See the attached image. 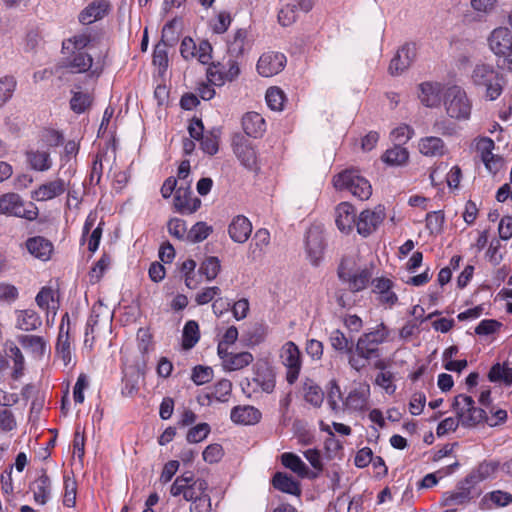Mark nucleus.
<instances>
[{
	"mask_svg": "<svg viewBox=\"0 0 512 512\" xmlns=\"http://www.w3.org/2000/svg\"><path fill=\"white\" fill-rule=\"evenodd\" d=\"M191 482H193V472L191 471L178 476L170 488L171 495L174 497L180 496L185 489L189 488Z\"/></svg>",
	"mask_w": 512,
	"mask_h": 512,
	"instance_id": "55",
	"label": "nucleus"
},
{
	"mask_svg": "<svg viewBox=\"0 0 512 512\" xmlns=\"http://www.w3.org/2000/svg\"><path fill=\"white\" fill-rule=\"evenodd\" d=\"M444 213L443 211H432L426 215V228L430 233H439L442 230L444 224Z\"/></svg>",
	"mask_w": 512,
	"mask_h": 512,
	"instance_id": "59",
	"label": "nucleus"
},
{
	"mask_svg": "<svg viewBox=\"0 0 512 512\" xmlns=\"http://www.w3.org/2000/svg\"><path fill=\"white\" fill-rule=\"evenodd\" d=\"M174 26L175 20L169 21L164 25L162 30V39L154 47L152 62L158 67L160 74H164L167 71L169 63L167 51L168 44L164 41V37H166L170 32L173 34Z\"/></svg>",
	"mask_w": 512,
	"mask_h": 512,
	"instance_id": "18",
	"label": "nucleus"
},
{
	"mask_svg": "<svg viewBox=\"0 0 512 512\" xmlns=\"http://www.w3.org/2000/svg\"><path fill=\"white\" fill-rule=\"evenodd\" d=\"M324 249L323 236L319 232L309 230L306 235V250L314 266H317L321 261Z\"/></svg>",
	"mask_w": 512,
	"mask_h": 512,
	"instance_id": "28",
	"label": "nucleus"
},
{
	"mask_svg": "<svg viewBox=\"0 0 512 512\" xmlns=\"http://www.w3.org/2000/svg\"><path fill=\"white\" fill-rule=\"evenodd\" d=\"M210 431L211 428L208 423H199L188 430L186 440L189 443H199L207 438Z\"/></svg>",
	"mask_w": 512,
	"mask_h": 512,
	"instance_id": "54",
	"label": "nucleus"
},
{
	"mask_svg": "<svg viewBox=\"0 0 512 512\" xmlns=\"http://www.w3.org/2000/svg\"><path fill=\"white\" fill-rule=\"evenodd\" d=\"M93 97L87 92H73L70 108L76 114L84 113L92 105Z\"/></svg>",
	"mask_w": 512,
	"mask_h": 512,
	"instance_id": "45",
	"label": "nucleus"
},
{
	"mask_svg": "<svg viewBox=\"0 0 512 512\" xmlns=\"http://www.w3.org/2000/svg\"><path fill=\"white\" fill-rule=\"evenodd\" d=\"M252 380L265 393H272L275 389V373L267 362L257 363L254 366Z\"/></svg>",
	"mask_w": 512,
	"mask_h": 512,
	"instance_id": "23",
	"label": "nucleus"
},
{
	"mask_svg": "<svg viewBox=\"0 0 512 512\" xmlns=\"http://www.w3.org/2000/svg\"><path fill=\"white\" fill-rule=\"evenodd\" d=\"M109 11L110 3L108 0H94L79 13L78 20L83 25H89L103 19Z\"/></svg>",
	"mask_w": 512,
	"mask_h": 512,
	"instance_id": "19",
	"label": "nucleus"
},
{
	"mask_svg": "<svg viewBox=\"0 0 512 512\" xmlns=\"http://www.w3.org/2000/svg\"><path fill=\"white\" fill-rule=\"evenodd\" d=\"M389 336L388 327L382 322L374 330L362 334L356 344L355 352L365 360L379 358L381 356L379 346L383 344Z\"/></svg>",
	"mask_w": 512,
	"mask_h": 512,
	"instance_id": "4",
	"label": "nucleus"
},
{
	"mask_svg": "<svg viewBox=\"0 0 512 512\" xmlns=\"http://www.w3.org/2000/svg\"><path fill=\"white\" fill-rule=\"evenodd\" d=\"M67 189V183L61 178L41 184L32 192V198L36 201L45 202L52 200L63 193Z\"/></svg>",
	"mask_w": 512,
	"mask_h": 512,
	"instance_id": "22",
	"label": "nucleus"
},
{
	"mask_svg": "<svg viewBox=\"0 0 512 512\" xmlns=\"http://www.w3.org/2000/svg\"><path fill=\"white\" fill-rule=\"evenodd\" d=\"M476 496H478V493H475L474 484L466 483L464 479L457 485L455 491H447L443 493L441 505L444 507L463 505L470 502Z\"/></svg>",
	"mask_w": 512,
	"mask_h": 512,
	"instance_id": "14",
	"label": "nucleus"
},
{
	"mask_svg": "<svg viewBox=\"0 0 512 512\" xmlns=\"http://www.w3.org/2000/svg\"><path fill=\"white\" fill-rule=\"evenodd\" d=\"M55 353L63 361L65 366H68L71 363L72 347L71 337L68 328L66 329L65 332L58 333L55 345Z\"/></svg>",
	"mask_w": 512,
	"mask_h": 512,
	"instance_id": "39",
	"label": "nucleus"
},
{
	"mask_svg": "<svg viewBox=\"0 0 512 512\" xmlns=\"http://www.w3.org/2000/svg\"><path fill=\"white\" fill-rule=\"evenodd\" d=\"M417 55L415 43L407 42L402 45L391 59L388 72L392 76L400 75L414 62Z\"/></svg>",
	"mask_w": 512,
	"mask_h": 512,
	"instance_id": "12",
	"label": "nucleus"
},
{
	"mask_svg": "<svg viewBox=\"0 0 512 512\" xmlns=\"http://www.w3.org/2000/svg\"><path fill=\"white\" fill-rule=\"evenodd\" d=\"M369 397L370 386L366 383H360L350 390L343 404L351 411L363 412L368 409Z\"/></svg>",
	"mask_w": 512,
	"mask_h": 512,
	"instance_id": "17",
	"label": "nucleus"
},
{
	"mask_svg": "<svg viewBox=\"0 0 512 512\" xmlns=\"http://www.w3.org/2000/svg\"><path fill=\"white\" fill-rule=\"evenodd\" d=\"M487 377L492 383L510 387L512 386V367L506 362H497L492 365Z\"/></svg>",
	"mask_w": 512,
	"mask_h": 512,
	"instance_id": "35",
	"label": "nucleus"
},
{
	"mask_svg": "<svg viewBox=\"0 0 512 512\" xmlns=\"http://www.w3.org/2000/svg\"><path fill=\"white\" fill-rule=\"evenodd\" d=\"M339 280L347 285L348 290L358 293L367 288L373 276L372 267H359L357 253L343 255L337 267Z\"/></svg>",
	"mask_w": 512,
	"mask_h": 512,
	"instance_id": "1",
	"label": "nucleus"
},
{
	"mask_svg": "<svg viewBox=\"0 0 512 512\" xmlns=\"http://www.w3.org/2000/svg\"><path fill=\"white\" fill-rule=\"evenodd\" d=\"M444 105L447 115L458 121L468 120L471 116L472 102L464 89L452 86L448 89Z\"/></svg>",
	"mask_w": 512,
	"mask_h": 512,
	"instance_id": "6",
	"label": "nucleus"
},
{
	"mask_svg": "<svg viewBox=\"0 0 512 512\" xmlns=\"http://www.w3.org/2000/svg\"><path fill=\"white\" fill-rule=\"evenodd\" d=\"M333 186L338 191H349L354 197L364 201L372 195V186L357 169H346L333 177Z\"/></svg>",
	"mask_w": 512,
	"mask_h": 512,
	"instance_id": "3",
	"label": "nucleus"
},
{
	"mask_svg": "<svg viewBox=\"0 0 512 512\" xmlns=\"http://www.w3.org/2000/svg\"><path fill=\"white\" fill-rule=\"evenodd\" d=\"M174 209L182 215H190L196 212L201 206V200L198 197H193L190 182L185 185L181 184L175 192Z\"/></svg>",
	"mask_w": 512,
	"mask_h": 512,
	"instance_id": "11",
	"label": "nucleus"
},
{
	"mask_svg": "<svg viewBox=\"0 0 512 512\" xmlns=\"http://www.w3.org/2000/svg\"><path fill=\"white\" fill-rule=\"evenodd\" d=\"M298 11L299 10L295 8V5H291L288 2L278 12L279 23L284 27L292 25L298 17Z\"/></svg>",
	"mask_w": 512,
	"mask_h": 512,
	"instance_id": "57",
	"label": "nucleus"
},
{
	"mask_svg": "<svg viewBox=\"0 0 512 512\" xmlns=\"http://www.w3.org/2000/svg\"><path fill=\"white\" fill-rule=\"evenodd\" d=\"M31 490L36 503L45 505L51 496V480L45 470H41V474L33 482Z\"/></svg>",
	"mask_w": 512,
	"mask_h": 512,
	"instance_id": "33",
	"label": "nucleus"
},
{
	"mask_svg": "<svg viewBox=\"0 0 512 512\" xmlns=\"http://www.w3.org/2000/svg\"><path fill=\"white\" fill-rule=\"evenodd\" d=\"M202 456L205 462L210 464L217 463L223 457V448L217 443L210 444L204 449Z\"/></svg>",
	"mask_w": 512,
	"mask_h": 512,
	"instance_id": "64",
	"label": "nucleus"
},
{
	"mask_svg": "<svg viewBox=\"0 0 512 512\" xmlns=\"http://www.w3.org/2000/svg\"><path fill=\"white\" fill-rule=\"evenodd\" d=\"M356 209L348 202H341L335 209V222L337 228L344 234H350L357 223Z\"/></svg>",
	"mask_w": 512,
	"mask_h": 512,
	"instance_id": "16",
	"label": "nucleus"
},
{
	"mask_svg": "<svg viewBox=\"0 0 512 512\" xmlns=\"http://www.w3.org/2000/svg\"><path fill=\"white\" fill-rule=\"evenodd\" d=\"M18 342L24 349H28L37 357L42 358L46 352L47 343L42 336L38 335H20Z\"/></svg>",
	"mask_w": 512,
	"mask_h": 512,
	"instance_id": "36",
	"label": "nucleus"
},
{
	"mask_svg": "<svg viewBox=\"0 0 512 512\" xmlns=\"http://www.w3.org/2000/svg\"><path fill=\"white\" fill-rule=\"evenodd\" d=\"M471 80L474 86L484 89L485 98L494 101L504 89V76L493 65L478 63L472 70Z\"/></svg>",
	"mask_w": 512,
	"mask_h": 512,
	"instance_id": "2",
	"label": "nucleus"
},
{
	"mask_svg": "<svg viewBox=\"0 0 512 512\" xmlns=\"http://www.w3.org/2000/svg\"><path fill=\"white\" fill-rule=\"evenodd\" d=\"M211 232V226H208L205 222H197L188 232L187 240L192 243H198L205 240Z\"/></svg>",
	"mask_w": 512,
	"mask_h": 512,
	"instance_id": "50",
	"label": "nucleus"
},
{
	"mask_svg": "<svg viewBox=\"0 0 512 512\" xmlns=\"http://www.w3.org/2000/svg\"><path fill=\"white\" fill-rule=\"evenodd\" d=\"M232 391V383L228 379H221L213 386V389L210 393H207L205 397L211 402L212 400H216L219 402H226L228 400V396Z\"/></svg>",
	"mask_w": 512,
	"mask_h": 512,
	"instance_id": "43",
	"label": "nucleus"
},
{
	"mask_svg": "<svg viewBox=\"0 0 512 512\" xmlns=\"http://www.w3.org/2000/svg\"><path fill=\"white\" fill-rule=\"evenodd\" d=\"M452 408L463 427H475L486 419V411L476 407L473 398L465 394L455 396Z\"/></svg>",
	"mask_w": 512,
	"mask_h": 512,
	"instance_id": "5",
	"label": "nucleus"
},
{
	"mask_svg": "<svg viewBox=\"0 0 512 512\" xmlns=\"http://www.w3.org/2000/svg\"><path fill=\"white\" fill-rule=\"evenodd\" d=\"M220 260L217 257H207L200 265L199 273L204 275L208 281L215 279L220 271Z\"/></svg>",
	"mask_w": 512,
	"mask_h": 512,
	"instance_id": "49",
	"label": "nucleus"
},
{
	"mask_svg": "<svg viewBox=\"0 0 512 512\" xmlns=\"http://www.w3.org/2000/svg\"><path fill=\"white\" fill-rule=\"evenodd\" d=\"M281 363L287 368L286 380L289 384H294L300 374L302 361L298 346L292 342H286L280 351Z\"/></svg>",
	"mask_w": 512,
	"mask_h": 512,
	"instance_id": "9",
	"label": "nucleus"
},
{
	"mask_svg": "<svg viewBox=\"0 0 512 512\" xmlns=\"http://www.w3.org/2000/svg\"><path fill=\"white\" fill-rule=\"evenodd\" d=\"M201 150L209 155H214L218 152L219 141L218 137L213 133L205 134L200 140Z\"/></svg>",
	"mask_w": 512,
	"mask_h": 512,
	"instance_id": "63",
	"label": "nucleus"
},
{
	"mask_svg": "<svg viewBox=\"0 0 512 512\" xmlns=\"http://www.w3.org/2000/svg\"><path fill=\"white\" fill-rule=\"evenodd\" d=\"M418 146L420 153L428 157H441L447 152L444 141L436 136L421 138Z\"/></svg>",
	"mask_w": 512,
	"mask_h": 512,
	"instance_id": "34",
	"label": "nucleus"
},
{
	"mask_svg": "<svg viewBox=\"0 0 512 512\" xmlns=\"http://www.w3.org/2000/svg\"><path fill=\"white\" fill-rule=\"evenodd\" d=\"M442 90L443 86L439 82H422L419 84V100L425 107H437L441 102Z\"/></svg>",
	"mask_w": 512,
	"mask_h": 512,
	"instance_id": "24",
	"label": "nucleus"
},
{
	"mask_svg": "<svg viewBox=\"0 0 512 512\" xmlns=\"http://www.w3.org/2000/svg\"><path fill=\"white\" fill-rule=\"evenodd\" d=\"M111 263V258L108 254L104 253L100 259L94 264L90 271L91 279H95L98 282L104 275Z\"/></svg>",
	"mask_w": 512,
	"mask_h": 512,
	"instance_id": "62",
	"label": "nucleus"
},
{
	"mask_svg": "<svg viewBox=\"0 0 512 512\" xmlns=\"http://www.w3.org/2000/svg\"><path fill=\"white\" fill-rule=\"evenodd\" d=\"M329 341L333 349L340 353L352 352L354 347L352 341L348 340L345 334L339 330H333L330 334Z\"/></svg>",
	"mask_w": 512,
	"mask_h": 512,
	"instance_id": "46",
	"label": "nucleus"
},
{
	"mask_svg": "<svg viewBox=\"0 0 512 512\" xmlns=\"http://www.w3.org/2000/svg\"><path fill=\"white\" fill-rule=\"evenodd\" d=\"M304 399L312 406L318 408L322 405L324 400V393L320 386L315 384L312 380L307 379L303 386Z\"/></svg>",
	"mask_w": 512,
	"mask_h": 512,
	"instance_id": "42",
	"label": "nucleus"
},
{
	"mask_svg": "<svg viewBox=\"0 0 512 512\" xmlns=\"http://www.w3.org/2000/svg\"><path fill=\"white\" fill-rule=\"evenodd\" d=\"M200 339L199 325L194 320L185 323L182 334V347L185 350L192 349Z\"/></svg>",
	"mask_w": 512,
	"mask_h": 512,
	"instance_id": "41",
	"label": "nucleus"
},
{
	"mask_svg": "<svg viewBox=\"0 0 512 512\" xmlns=\"http://www.w3.org/2000/svg\"><path fill=\"white\" fill-rule=\"evenodd\" d=\"M242 128L249 137L258 138L266 130L265 119L257 112H248L242 117Z\"/></svg>",
	"mask_w": 512,
	"mask_h": 512,
	"instance_id": "29",
	"label": "nucleus"
},
{
	"mask_svg": "<svg viewBox=\"0 0 512 512\" xmlns=\"http://www.w3.org/2000/svg\"><path fill=\"white\" fill-rule=\"evenodd\" d=\"M270 244V232L261 228L258 229L249 246V253L253 260L260 258L264 254V249Z\"/></svg>",
	"mask_w": 512,
	"mask_h": 512,
	"instance_id": "38",
	"label": "nucleus"
},
{
	"mask_svg": "<svg viewBox=\"0 0 512 512\" xmlns=\"http://www.w3.org/2000/svg\"><path fill=\"white\" fill-rule=\"evenodd\" d=\"M386 217L385 208L382 205L374 209L363 210L356 223V229L359 235L366 238L374 233Z\"/></svg>",
	"mask_w": 512,
	"mask_h": 512,
	"instance_id": "10",
	"label": "nucleus"
},
{
	"mask_svg": "<svg viewBox=\"0 0 512 512\" xmlns=\"http://www.w3.org/2000/svg\"><path fill=\"white\" fill-rule=\"evenodd\" d=\"M232 149L241 164L252 169L256 165V152L251 142L241 133H235L232 137Z\"/></svg>",
	"mask_w": 512,
	"mask_h": 512,
	"instance_id": "13",
	"label": "nucleus"
},
{
	"mask_svg": "<svg viewBox=\"0 0 512 512\" xmlns=\"http://www.w3.org/2000/svg\"><path fill=\"white\" fill-rule=\"evenodd\" d=\"M247 31L239 29L235 33L233 40L228 43V52L231 56L238 57L243 55L246 46Z\"/></svg>",
	"mask_w": 512,
	"mask_h": 512,
	"instance_id": "47",
	"label": "nucleus"
},
{
	"mask_svg": "<svg viewBox=\"0 0 512 512\" xmlns=\"http://www.w3.org/2000/svg\"><path fill=\"white\" fill-rule=\"evenodd\" d=\"M259 409L250 405H239L232 408L230 418L232 422L240 425H255L261 420Z\"/></svg>",
	"mask_w": 512,
	"mask_h": 512,
	"instance_id": "25",
	"label": "nucleus"
},
{
	"mask_svg": "<svg viewBox=\"0 0 512 512\" xmlns=\"http://www.w3.org/2000/svg\"><path fill=\"white\" fill-rule=\"evenodd\" d=\"M0 214L33 221L38 217L39 210L33 202L25 204L17 193H6L0 196Z\"/></svg>",
	"mask_w": 512,
	"mask_h": 512,
	"instance_id": "7",
	"label": "nucleus"
},
{
	"mask_svg": "<svg viewBox=\"0 0 512 512\" xmlns=\"http://www.w3.org/2000/svg\"><path fill=\"white\" fill-rule=\"evenodd\" d=\"M488 43L491 51L500 58L512 48V32L506 27H498L492 31Z\"/></svg>",
	"mask_w": 512,
	"mask_h": 512,
	"instance_id": "20",
	"label": "nucleus"
},
{
	"mask_svg": "<svg viewBox=\"0 0 512 512\" xmlns=\"http://www.w3.org/2000/svg\"><path fill=\"white\" fill-rule=\"evenodd\" d=\"M491 501L497 507H506L512 504V494L502 490H495L487 493L482 502Z\"/></svg>",
	"mask_w": 512,
	"mask_h": 512,
	"instance_id": "51",
	"label": "nucleus"
},
{
	"mask_svg": "<svg viewBox=\"0 0 512 512\" xmlns=\"http://www.w3.org/2000/svg\"><path fill=\"white\" fill-rule=\"evenodd\" d=\"M221 68H225V64L217 62L212 63L207 69L208 82L215 86H222L225 84V72H221Z\"/></svg>",
	"mask_w": 512,
	"mask_h": 512,
	"instance_id": "53",
	"label": "nucleus"
},
{
	"mask_svg": "<svg viewBox=\"0 0 512 512\" xmlns=\"http://www.w3.org/2000/svg\"><path fill=\"white\" fill-rule=\"evenodd\" d=\"M413 135V128L407 124H402L396 127L390 133L391 139L395 142H398V145L407 143L412 138Z\"/></svg>",
	"mask_w": 512,
	"mask_h": 512,
	"instance_id": "61",
	"label": "nucleus"
},
{
	"mask_svg": "<svg viewBox=\"0 0 512 512\" xmlns=\"http://www.w3.org/2000/svg\"><path fill=\"white\" fill-rule=\"evenodd\" d=\"M62 67L71 73H87L90 78H99L103 72V65L97 61L94 64L93 57L86 51H73L64 59Z\"/></svg>",
	"mask_w": 512,
	"mask_h": 512,
	"instance_id": "8",
	"label": "nucleus"
},
{
	"mask_svg": "<svg viewBox=\"0 0 512 512\" xmlns=\"http://www.w3.org/2000/svg\"><path fill=\"white\" fill-rule=\"evenodd\" d=\"M252 232V224L244 215L235 216L228 227L230 238L237 243H244Z\"/></svg>",
	"mask_w": 512,
	"mask_h": 512,
	"instance_id": "26",
	"label": "nucleus"
},
{
	"mask_svg": "<svg viewBox=\"0 0 512 512\" xmlns=\"http://www.w3.org/2000/svg\"><path fill=\"white\" fill-rule=\"evenodd\" d=\"M16 328L25 332L37 330L42 325L40 315L33 309L16 310Z\"/></svg>",
	"mask_w": 512,
	"mask_h": 512,
	"instance_id": "31",
	"label": "nucleus"
},
{
	"mask_svg": "<svg viewBox=\"0 0 512 512\" xmlns=\"http://www.w3.org/2000/svg\"><path fill=\"white\" fill-rule=\"evenodd\" d=\"M266 102L270 109L282 111L284 108L285 94L279 87H270L266 92Z\"/></svg>",
	"mask_w": 512,
	"mask_h": 512,
	"instance_id": "48",
	"label": "nucleus"
},
{
	"mask_svg": "<svg viewBox=\"0 0 512 512\" xmlns=\"http://www.w3.org/2000/svg\"><path fill=\"white\" fill-rule=\"evenodd\" d=\"M168 232L171 236L183 240L187 237V226L186 222L180 218H171L167 223Z\"/></svg>",
	"mask_w": 512,
	"mask_h": 512,
	"instance_id": "60",
	"label": "nucleus"
},
{
	"mask_svg": "<svg viewBox=\"0 0 512 512\" xmlns=\"http://www.w3.org/2000/svg\"><path fill=\"white\" fill-rule=\"evenodd\" d=\"M27 251L36 259L48 261L54 252L53 243L43 236L29 237L25 241Z\"/></svg>",
	"mask_w": 512,
	"mask_h": 512,
	"instance_id": "21",
	"label": "nucleus"
},
{
	"mask_svg": "<svg viewBox=\"0 0 512 512\" xmlns=\"http://www.w3.org/2000/svg\"><path fill=\"white\" fill-rule=\"evenodd\" d=\"M271 483L276 490L283 493L294 496L301 495L300 483L287 473L276 472L272 477Z\"/></svg>",
	"mask_w": 512,
	"mask_h": 512,
	"instance_id": "32",
	"label": "nucleus"
},
{
	"mask_svg": "<svg viewBox=\"0 0 512 512\" xmlns=\"http://www.w3.org/2000/svg\"><path fill=\"white\" fill-rule=\"evenodd\" d=\"M16 88V80L12 76H4L0 79V107H2L13 95Z\"/></svg>",
	"mask_w": 512,
	"mask_h": 512,
	"instance_id": "52",
	"label": "nucleus"
},
{
	"mask_svg": "<svg viewBox=\"0 0 512 512\" xmlns=\"http://www.w3.org/2000/svg\"><path fill=\"white\" fill-rule=\"evenodd\" d=\"M381 159L389 166H402L407 163L409 152L401 145H394L392 148L386 150Z\"/></svg>",
	"mask_w": 512,
	"mask_h": 512,
	"instance_id": "40",
	"label": "nucleus"
},
{
	"mask_svg": "<svg viewBox=\"0 0 512 512\" xmlns=\"http://www.w3.org/2000/svg\"><path fill=\"white\" fill-rule=\"evenodd\" d=\"M286 64V56L280 52H267L260 56L257 71L263 77H271L281 72Z\"/></svg>",
	"mask_w": 512,
	"mask_h": 512,
	"instance_id": "15",
	"label": "nucleus"
},
{
	"mask_svg": "<svg viewBox=\"0 0 512 512\" xmlns=\"http://www.w3.org/2000/svg\"><path fill=\"white\" fill-rule=\"evenodd\" d=\"M281 463L284 467L290 469L301 478L315 479L318 477V473L310 472L308 466L295 453H283L281 455Z\"/></svg>",
	"mask_w": 512,
	"mask_h": 512,
	"instance_id": "27",
	"label": "nucleus"
},
{
	"mask_svg": "<svg viewBox=\"0 0 512 512\" xmlns=\"http://www.w3.org/2000/svg\"><path fill=\"white\" fill-rule=\"evenodd\" d=\"M26 158L33 170L44 172L52 167V160L48 151L29 150L26 152Z\"/></svg>",
	"mask_w": 512,
	"mask_h": 512,
	"instance_id": "37",
	"label": "nucleus"
},
{
	"mask_svg": "<svg viewBox=\"0 0 512 512\" xmlns=\"http://www.w3.org/2000/svg\"><path fill=\"white\" fill-rule=\"evenodd\" d=\"M500 462L496 460H484L470 474L465 477L466 483H473L486 480L492 477L499 469Z\"/></svg>",
	"mask_w": 512,
	"mask_h": 512,
	"instance_id": "30",
	"label": "nucleus"
},
{
	"mask_svg": "<svg viewBox=\"0 0 512 512\" xmlns=\"http://www.w3.org/2000/svg\"><path fill=\"white\" fill-rule=\"evenodd\" d=\"M253 355L250 352L233 353L230 359L226 360L224 369L236 371L245 368L253 362Z\"/></svg>",
	"mask_w": 512,
	"mask_h": 512,
	"instance_id": "44",
	"label": "nucleus"
},
{
	"mask_svg": "<svg viewBox=\"0 0 512 512\" xmlns=\"http://www.w3.org/2000/svg\"><path fill=\"white\" fill-rule=\"evenodd\" d=\"M64 496L63 505L68 508H72L76 504V493L77 484L75 480H71L69 477H64Z\"/></svg>",
	"mask_w": 512,
	"mask_h": 512,
	"instance_id": "58",
	"label": "nucleus"
},
{
	"mask_svg": "<svg viewBox=\"0 0 512 512\" xmlns=\"http://www.w3.org/2000/svg\"><path fill=\"white\" fill-rule=\"evenodd\" d=\"M213 378V369L209 366L197 365L192 369L191 379L196 385L209 383Z\"/></svg>",
	"mask_w": 512,
	"mask_h": 512,
	"instance_id": "56",
	"label": "nucleus"
}]
</instances>
